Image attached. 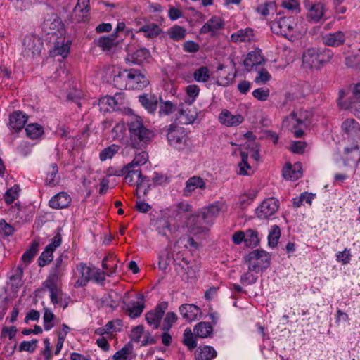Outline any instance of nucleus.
Instances as JSON below:
<instances>
[{
    "mask_svg": "<svg viewBox=\"0 0 360 360\" xmlns=\"http://www.w3.org/2000/svg\"><path fill=\"white\" fill-rule=\"evenodd\" d=\"M130 146L136 149L144 148L153 139L155 134L143 123L139 116H133L127 121Z\"/></svg>",
    "mask_w": 360,
    "mask_h": 360,
    "instance_id": "f257e3e1",
    "label": "nucleus"
},
{
    "mask_svg": "<svg viewBox=\"0 0 360 360\" xmlns=\"http://www.w3.org/2000/svg\"><path fill=\"white\" fill-rule=\"evenodd\" d=\"M333 53L329 49H320L314 47L307 49L302 53V65L306 68L319 69L333 58Z\"/></svg>",
    "mask_w": 360,
    "mask_h": 360,
    "instance_id": "f03ea898",
    "label": "nucleus"
},
{
    "mask_svg": "<svg viewBox=\"0 0 360 360\" xmlns=\"http://www.w3.org/2000/svg\"><path fill=\"white\" fill-rule=\"evenodd\" d=\"M270 261L271 255L262 250H255L245 257V262L248 264V270L255 272L266 269Z\"/></svg>",
    "mask_w": 360,
    "mask_h": 360,
    "instance_id": "7ed1b4c3",
    "label": "nucleus"
},
{
    "mask_svg": "<svg viewBox=\"0 0 360 360\" xmlns=\"http://www.w3.org/2000/svg\"><path fill=\"white\" fill-rule=\"evenodd\" d=\"M167 139L171 146L179 151L188 148V136L182 127L171 124L167 129Z\"/></svg>",
    "mask_w": 360,
    "mask_h": 360,
    "instance_id": "20e7f679",
    "label": "nucleus"
},
{
    "mask_svg": "<svg viewBox=\"0 0 360 360\" xmlns=\"http://www.w3.org/2000/svg\"><path fill=\"white\" fill-rule=\"evenodd\" d=\"M193 101H185L178 107V113L176 120L181 124L193 123L198 117L197 110L192 105Z\"/></svg>",
    "mask_w": 360,
    "mask_h": 360,
    "instance_id": "39448f33",
    "label": "nucleus"
},
{
    "mask_svg": "<svg viewBox=\"0 0 360 360\" xmlns=\"http://www.w3.org/2000/svg\"><path fill=\"white\" fill-rule=\"evenodd\" d=\"M295 26L296 22L293 17H283L271 22V30L276 34L287 37L288 33L292 32Z\"/></svg>",
    "mask_w": 360,
    "mask_h": 360,
    "instance_id": "423d86ee",
    "label": "nucleus"
},
{
    "mask_svg": "<svg viewBox=\"0 0 360 360\" xmlns=\"http://www.w3.org/2000/svg\"><path fill=\"white\" fill-rule=\"evenodd\" d=\"M279 207L278 200L274 198L264 200L256 209L255 213L258 218L266 219L274 215Z\"/></svg>",
    "mask_w": 360,
    "mask_h": 360,
    "instance_id": "0eeeda50",
    "label": "nucleus"
},
{
    "mask_svg": "<svg viewBox=\"0 0 360 360\" xmlns=\"http://www.w3.org/2000/svg\"><path fill=\"white\" fill-rule=\"evenodd\" d=\"M42 46L43 43L39 37L27 35L23 41L22 53L27 57H34L41 53Z\"/></svg>",
    "mask_w": 360,
    "mask_h": 360,
    "instance_id": "6e6552de",
    "label": "nucleus"
},
{
    "mask_svg": "<svg viewBox=\"0 0 360 360\" xmlns=\"http://www.w3.org/2000/svg\"><path fill=\"white\" fill-rule=\"evenodd\" d=\"M127 75V89H141L148 84V80L144 75L139 70L131 69L128 70Z\"/></svg>",
    "mask_w": 360,
    "mask_h": 360,
    "instance_id": "1a4fd4ad",
    "label": "nucleus"
},
{
    "mask_svg": "<svg viewBox=\"0 0 360 360\" xmlns=\"http://www.w3.org/2000/svg\"><path fill=\"white\" fill-rule=\"evenodd\" d=\"M61 241L60 234L57 233L52 239V242L46 247L44 251L39 257L38 262L40 266H44L53 260V252L57 247L60 246Z\"/></svg>",
    "mask_w": 360,
    "mask_h": 360,
    "instance_id": "9d476101",
    "label": "nucleus"
},
{
    "mask_svg": "<svg viewBox=\"0 0 360 360\" xmlns=\"http://www.w3.org/2000/svg\"><path fill=\"white\" fill-rule=\"evenodd\" d=\"M224 203L216 202L207 207L201 209L202 219L206 224H212L214 220L219 216V213L224 210Z\"/></svg>",
    "mask_w": 360,
    "mask_h": 360,
    "instance_id": "9b49d317",
    "label": "nucleus"
},
{
    "mask_svg": "<svg viewBox=\"0 0 360 360\" xmlns=\"http://www.w3.org/2000/svg\"><path fill=\"white\" fill-rule=\"evenodd\" d=\"M167 308V302H162L159 304L154 310L148 311L146 314V320L148 323L153 326V328L157 329L160 326V321Z\"/></svg>",
    "mask_w": 360,
    "mask_h": 360,
    "instance_id": "f8f14e48",
    "label": "nucleus"
},
{
    "mask_svg": "<svg viewBox=\"0 0 360 360\" xmlns=\"http://www.w3.org/2000/svg\"><path fill=\"white\" fill-rule=\"evenodd\" d=\"M339 94L338 105L343 109L349 110L355 115H360V99H356L352 94L347 100H344L345 92L341 90Z\"/></svg>",
    "mask_w": 360,
    "mask_h": 360,
    "instance_id": "ddd939ff",
    "label": "nucleus"
},
{
    "mask_svg": "<svg viewBox=\"0 0 360 360\" xmlns=\"http://www.w3.org/2000/svg\"><path fill=\"white\" fill-rule=\"evenodd\" d=\"M342 129L352 140L360 139V124L354 119H347L342 124Z\"/></svg>",
    "mask_w": 360,
    "mask_h": 360,
    "instance_id": "4468645a",
    "label": "nucleus"
},
{
    "mask_svg": "<svg viewBox=\"0 0 360 360\" xmlns=\"http://www.w3.org/2000/svg\"><path fill=\"white\" fill-rule=\"evenodd\" d=\"M345 36L341 31L328 33L322 37V42L328 46H339L345 43Z\"/></svg>",
    "mask_w": 360,
    "mask_h": 360,
    "instance_id": "2eb2a0df",
    "label": "nucleus"
},
{
    "mask_svg": "<svg viewBox=\"0 0 360 360\" xmlns=\"http://www.w3.org/2000/svg\"><path fill=\"white\" fill-rule=\"evenodd\" d=\"M261 53L260 49H256L248 54L243 62L247 71L250 72L255 65H259L264 63V59Z\"/></svg>",
    "mask_w": 360,
    "mask_h": 360,
    "instance_id": "dca6fc26",
    "label": "nucleus"
},
{
    "mask_svg": "<svg viewBox=\"0 0 360 360\" xmlns=\"http://www.w3.org/2000/svg\"><path fill=\"white\" fill-rule=\"evenodd\" d=\"M150 57V52L145 48H141L131 53H128L126 62L131 64H141Z\"/></svg>",
    "mask_w": 360,
    "mask_h": 360,
    "instance_id": "f3484780",
    "label": "nucleus"
},
{
    "mask_svg": "<svg viewBox=\"0 0 360 360\" xmlns=\"http://www.w3.org/2000/svg\"><path fill=\"white\" fill-rule=\"evenodd\" d=\"M27 121V116L21 111H15L10 115V127L15 131L21 130Z\"/></svg>",
    "mask_w": 360,
    "mask_h": 360,
    "instance_id": "a211bd4d",
    "label": "nucleus"
},
{
    "mask_svg": "<svg viewBox=\"0 0 360 360\" xmlns=\"http://www.w3.org/2000/svg\"><path fill=\"white\" fill-rule=\"evenodd\" d=\"M179 311L184 319L191 321L198 319L200 309L195 304H184L179 307Z\"/></svg>",
    "mask_w": 360,
    "mask_h": 360,
    "instance_id": "6ab92c4d",
    "label": "nucleus"
},
{
    "mask_svg": "<svg viewBox=\"0 0 360 360\" xmlns=\"http://www.w3.org/2000/svg\"><path fill=\"white\" fill-rule=\"evenodd\" d=\"M220 122L229 127L237 126L242 123L243 117L240 115H232L229 110H224L219 115Z\"/></svg>",
    "mask_w": 360,
    "mask_h": 360,
    "instance_id": "aec40b11",
    "label": "nucleus"
},
{
    "mask_svg": "<svg viewBox=\"0 0 360 360\" xmlns=\"http://www.w3.org/2000/svg\"><path fill=\"white\" fill-rule=\"evenodd\" d=\"M306 7L309 9V12L307 13V18L309 20L316 22L323 17V6L321 4H311L308 1L306 4Z\"/></svg>",
    "mask_w": 360,
    "mask_h": 360,
    "instance_id": "412c9836",
    "label": "nucleus"
},
{
    "mask_svg": "<svg viewBox=\"0 0 360 360\" xmlns=\"http://www.w3.org/2000/svg\"><path fill=\"white\" fill-rule=\"evenodd\" d=\"M283 176L285 179L295 181L302 176V166L300 162L293 166L287 164L283 169Z\"/></svg>",
    "mask_w": 360,
    "mask_h": 360,
    "instance_id": "4be33fe9",
    "label": "nucleus"
},
{
    "mask_svg": "<svg viewBox=\"0 0 360 360\" xmlns=\"http://www.w3.org/2000/svg\"><path fill=\"white\" fill-rule=\"evenodd\" d=\"M70 202L71 198L68 193L61 192L53 196L49 200V205L54 209H63L68 207Z\"/></svg>",
    "mask_w": 360,
    "mask_h": 360,
    "instance_id": "5701e85b",
    "label": "nucleus"
},
{
    "mask_svg": "<svg viewBox=\"0 0 360 360\" xmlns=\"http://www.w3.org/2000/svg\"><path fill=\"white\" fill-rule=\"evenodd\" d=\"M139 101L148 112H154L158 108V98L153 95H141L139 97Z\"/></svg>",
    "mask_w": 360,
    "mask_h": 360,
    "instance_id": "b1692460",
    "label": "nucleus"
},
{
    "mask_svg": "<svg viewBox=\"0 0 360 360\" xmlns=\"http://www.w3.org/2000/svg\"><path fill=\"white\" fill-rule=\"evenodd\" d=\"M217 356V352L211 346H200L195 352L196 360H212Z\"/></svg>",
    "mask_w": 360,
    "mask_h": 360,
    "instance_id": "393cba45",
    "label": "nucleus"
},
{
    "mask_svg": "<svg viewBox=\"0 0 360 360\" xmlns=\"http://www.w3.org/2000/svg\"><path fill=\"white\" fill-rule=\"evenodd\" d=\"M224 22L220 18L216 16L212 17L201 27L200 33H214L218 30L222 28Z\"/></svg>",
    "mask_w": 360,
    "mask_h": 360,
    "instance_id": "a878e982",
    "label": "nucleus"
},
{
    "mask_svg": "<svg viewBox=\"0 0 360 360\" xmlns=\"http://www.w3.org/2000/svg\"><path fill=\"white\" fill-rule=\"evenodd\" d=\"M253 36V30L252 29H241L231 34V41L235 43L250 42Z\"/></svg>",
    "mask_w": 360,
    "mask_h": 360,
    "instance_id": "bb28decb",
    "label": "nucleus"
},
{
    "mask_svg": "<svg viewBox=\"0 0 360 360\" xmlns=\"http://www.w3.org/2000/svg\"><path fill=\"white\" fill-rule=\"evenodd\" d=\"M77 269L81 275V278L77 281V284L78 286H85L92 278L94 270L84 263L78 264Z\"/></svg>",
    "mask_w": 360,
    "mask_h": 360,
    "instance_id": "cd10ccee",
    "label": "nucleus"
},
{
    "mask_svg": "<svg viewBox=\"0 0 360 360\" xmlns=\"http://www.w3.org/2000/svg\"><path fill=\"white\" fill-rule=\"evenodd\" d=\"M58 165L56 162H51L46 168V182L51 186H56L59 183L60 177L58 175Z\"/></svg>",
    "mask_w": 360,
    "mask_h": 360,
    "instance_id": "c85d7f7f",
    "label": "nucleus"
},
{
    "mask_svg": "<svg viewBox=\"0 0 360 360\" xmlns=\"http://www.w3.org/2000/svg\"><path fill=\"white\" fill-rule=\"evenodd\" d=\"M70 41H65L64 38L55 42L52 50L53 56H61L63 58H65L70 51Z\"/></svg>",
    "mask_w": 360,
    "mask_h": 360,
    "instance_id": "c756f323",
    "label": "nucleus"
},
{
    "mask_svg": "<svg viewBox=\"0 0 360 360\" xmlns=\"http://www.w3.org/2000/svg\"><path fill=\"white\" fill-rule=\"evenodd\" d=\"M40 240L39 238H36L31 244L30 248L25 251V252L22 256V261L28 264L31 262L33 257L36 255L38 251V248L39 246Z\"/></svg>",
    "mask_w": 360,
    "mask_h": 360,
    "instance_id": "7c9ffc66",
    "label": "nucleus"
},
{
    "mask_svg": "<svg viewBox=\"0 0 360 360\" xmlns=\"http://www.w3.org/2000/svg\"><path fill=\"white\" fill-rule=\"evenodd\" d=\"M310 117V113L308 112L300 111L299 112H292L288 119H290L292 120H295L297 122V124L294 125L295 128H297L298 125H306L309 122V119Z\"/></svg>",
    "mask_w": 360,
    "mask_h": 360,
    "instance_id": "2f4dec72",
    "label": "nucleus"
},
{
    "mask_svg": "<svg viewBox=\"0 0 360 360\" xmlns=\"http://www.w3.org/2000/svg\"><path fill=\"white\" fill-rule=\"evenodd\" d=\"M193 330L196 336L205 338L212 333V327L208 322H200L195 326Z\"/></svg>",
    "mask_w": 360,
    "mask_h": 360,
    "instance_id": "473e14b6",
    "label": "nucleus"
},
{
    "mask_svg": "<svg viewBox=\"0 0 360 360\" xmlns=\"http://www.w3.org/2000/svg\"><path fill=\"white\" fill-rule=\"evenodd\" d=\"M161 32V29L155 23L146 24L141 27L138 32L145 33V36L148 38L156 37Z\"/></svg>",
    "mask_w": 360,
    "mask_h": 360,
    "instance_id": "72a5a7b5",
    "label": "nucleus"
},
{
    "mask_svg": "<svg viewBox=\"0 0 360 360\" xmlns=\"http://www.w3.org/2000/svg\"><path fill=\"white\" fill-rule=\"evenodd\" d=\"M205 187L204 180L200 176H194L186 181L185 191L191 193L198 188H204Z\"/></svg>",
    "mask_w": 360,
    "mask_h": 360,
    "instance_id": "f704fd0d",
    "label": "nucleus"
},
{
    "mask_svg": "<svg viewBox=\"0 0 360 360\" xmlns=\"http://www.w3.org/2000/svg\"><path fill=\"white\" fill-rule=\"evenodd\" d=\"M188 220L191 225L202 231L207 229V227L211 226L210 224H206L202 219V212L200 211L197 214L190 216Z\"/></svg>",
    "mask_w": 360,
    "mask_h": 360,
    "instance_id": "c9c22d12",
    "label": "nucleus"
},
{
    "mask_svg": "<svg viewBox=\"0 0 360 360\" xmlns=\"http://www.w3.org/2000/svg\"><path fill=\"white\" fill-rule=\"evenodd\" d=\"M345 153L346 155L345 161H347L348 163L349 161L354 163H356L359 161L360 151L357 145H354L351 148H345Z\"/></svg>",
    "mask_w": 360,
    "mask_h": 360,
    "instance_id": "e433bc0d",
    "label": "nucleus"
},
{
    "mask_svg": "<svg viewBox=\"0 0 360 360\" xmlns=\"http://www.w3.org/2000/svg\"><path fill=\"white\" fill-rule=\"evenodd\" d=\"M96 46L101 48L103 51H109L115 46V37H101L94 41Z\"/></svg>",
    "mask_w": 360,
    "mask_h": 360,
    "instance_id": "4c0bfd02",
    "label": "nucleus"
},
{
    "mask_svg": "<svg viewBox=\"0 0 360 360\" xmlns=\"http://www.w3.org/2000/svg\"><path fill=\"white\" fill-rule=\"evenodd\" d=\"M26 134L32 139L39 138L43 133L42 127L37 123L30 124L25 128Z\"/></svg>",
    "mask_w": 360,
    "mask_h": 360,
    "instance_id": "58836bf2",
    "label": "nucleus"
},
{
    "mask_svg": "<svg viewBox=\"0 0 360 360\" xmlns=\"http://www.w3.org/2000/svg\"><path fill=\"white\" fill-rule=\"evenodd\" d=\"M124 74L128 75V70H124L122 72H119L113 78V84L119 89H127L128 76Z\"/></svg>",
    "mask_w": 360,
    "mask_h": 360,
    "instance_id": "ea45409f",
    "label": "nucleus"
},
{
    "mask_svg": "<svg viewBox=\"0 0 360 360\" xmlns=\"http://www.w3.org/2000/svg\"><path fill=\"white\" fill-rule=\"evenodd\" d=\"M281 236V229L278 226L274 225L268 236V245L271 248H275Z\"/></svg>",
    "mask_w": 360,
    "mask_h": 360,
    "instance_id": "a19ab883",
    "label": "nucleus"
},
{
    "mask_svg": "<svg viewBox=\"0 0 360 360\" xmlns=\"http://www.w3.org/2000/svg\"><path fill=\"white\" fill-rule=\"evenodd\" d=\"M210 71L205 66L196 69L193 72L194 79L198 82H206L210 79Z\"/></svg>",
    "mask_w": 360,
    "mask_h": 360,
    "instance_id": "79ce46f5",
    "label": "nucleus"
},
{
    "mask_svg": "<svg viewBox=\"0 0 360 360\" xmlns=\"http://www.w3.org/2000/svg\"><path fill=\"white\" fill-rule=\"evenodd\" d=\"M148 160V155L146 151H141L136 154L134 160L126 165L127 168H131L134 166L143 165L146 163Z\"/></svg>",
    "mask_w": 360,
    "mask_h": 360,
    "instance_id": "37998d69",
    "label": "nucleus"
},
{
    "mask_svg": "<svg viewBox=\"0 0 360 360\" xmlns=\"http://www.w3.org/2000/svg\"><path fill=\"white\" fill-rule=\"evenodd\" d=\"M103 103L108 104L113 109L119 108V106L122 104V98L120 94H115V96H105L102 98Z\"/></svg>",
    "mask_w": 360,
    "mask_h": 360,
    "instance_id": "c03bdc74",
    "label": "nucleus"
},
{
    "mask_svg": "<svg viewBox=\"0 0 360 360\" xmlns=\"http://www.w3.org/2000/svg\"><path fill=\"white\" fill-rule=\"evenodd\" d=\"M154 226L158 233L164 236H166L167 231L170 230V224L165 218L158 219L154 224Z\"/></svg>",
    "mask_w": 360,
    "mask_h": 360,
    "instance_id": "a18cd8bd",
    "label": "nucleus"
},
{
    "mask_svg": "<svg viewBox=\"0 0 360 360\" xmlns=\"http://www.w3.org/2000/svg\"><path fill=\"white\" fill-rule=\"evenodd\" d=\"M245 245L247 246L255 247L259 244V240L256 231L253 229H248L245 232Z\"/></svg>",
    "mask_w": 360,
    "mask_h": 360,
    "instance_id": "49530a36",
    "label": "nucleus"
},
{
    "mask_svg": "<svg viewBox=\"0 0 360 360\" xmlns=\"http://www.w3.org/2000/svg\"><path fill=\"white\" fill-rule=\"evenodd\" d=\"M20 188L18 185L8 189L4 194V199L6 204L9 205L18 198Z\"/></svg>",
    "mask_w": 360,
    "mask_h": 360,
    "instance_id": "de8ad7c7",
    "label": "nucleus"
},
{
    "mask_svg": "<svg viewBox=\"0 0 360 360\" xmlns=\"http://www.w3.org/2000/svg\"><path fill=\"white\" fill-rule=\"evenodd\" d=\"M119 148L120 147L117 145L115 144L107 147L100 153V160L101 161H105L108 159L112 158L114 156V155L118 152Z\"/></svg>",
    "mask_w": 360,
    "mask_h": 360,
    "instance_id": "09e8293b",
    "label": "nucleus"
},
{
    "mask_svg": "<svg viewBox=\"0 0 360 360\" xmlns=\"http://www.w3.org/2000/svg\"><path fill=\"white\" fill-rule=\"evenodd\" d=\"M191 211V206L188 203L180 202L174 210L175 217L181 218L183 216L188 217L187 214Z\"/></svg>",
    "mask_w": 360,
    "mask_h": 360,
    "instance_id": "8fccbe9b",
    "label": "nucleus"
},
{
    "mask_svg": "<svg viewBox=\"0 0 360 360\" xmlns=\"http://www.w3.org/2000/svg\"><path fill=\"white\" fill-rule=\"evenodd\" d=\"M183 342L190 350H192L197 346L196 340L193 337L190 328H186L184 330Z\"/></svg>",
    "mask_w": 360,
    "mask_h": 360,
    "instance_id": "3c124183",
    "label": "nucleus"
},
{
    "mask_svg": "<svg viewBox=\"0 0 360 360\" xmlns=\"http://www.w3.org/2000/svg\"><path fill=\"white\" fill-rule=\"evenodd\" d=\"M89 11V0H77L74 8L75 13H80L82 17L86 15Z\"/></svg>",
    "mask_w": 360,
    "mask_h": 360,
    "instance_id": "603ef678",
    "label": "nucleus"
},
{
    "mask_svg": "<svg viewBox=\"0 0 360 360\" xmlns=\"http://www.w3.org/2000/svg\"><path fill=\"white\" fill-rule=\"evenodd\" d=\"M169 34L174 40L179 41L185 37L186 30L180 26H174L169 30Z\"/></svg>",
    "mask_w": 360,
    "mask_h": 360,
    "instance_id": "864d4df0",
    "label": "nucleus"
},
{
    "mask_svg": "<svg viewBox=\"0 0 360 360\" xmlns=\"http://www.w3.org/2000/svg\"><path fill=\"white\" fill-rule=\"evenodd\" d=\"M159 115H169L174 111V105L169 101H162L160 99Z\"/></svg>",
    "mask_w": 360,
    "mask_h": 360,
    "instance_id": "5fc2aeb1",
    "label": "nucleus"
},
{
    "mask_svg": "<svg viewBox=\"0 0 360 360\" xmlns=\"http://www.w3.org/2000/svg\"><path fill=\"white\" fill-rule=\"evenodd\" d=\"M241 162L238 164L240 167L239 174L241 175H248V173L246 169H250L251 167L248 163V154L244 151L240 152Z\"/></svg>",
    "mask_w": 360,
    "mask_h": 360,
    "instance_id": "6e6d98bb",
    "label": "nucleus"
},
{
    "mask_svg": "<svg viewBox=\"0 0 360 360\" xmlns=\"http://www.w3.org/2000/svg\"><path fill=\"white\" fill-rule=\"evenodd\" d=\"M176 320L177 316L174 312H168L164 319L162 329L164 331H168L172 328L173 323L176 322Z\"/></svg>",
    "mask_w": 360,
    "mask_h": 360,
    "instance_id": "4d7b16f0",
    "label": "nucleus"
},
{
    "mask_svg": "<svg viewBox=\"0 0 360 360\" xmlns=\"http://www.w3.org/2000/svg\"><path fill=\"white\" fill-rule=\"evenodd\" d=\"M345 65L348 68L360 69V55L352 54L346 57Z\"/></svg>",
    "mask_w": 360,
    "mask_h": 360,
    "instance_id": "13d9d810",
    "label": "nucleus"
},
{
    "mask_svg": "<svg viewBox=\"0 0 360 360\" xmlns=\"http://www.w3.org/2000/svg\"><path fill=\"white\" fill-rule=\"evenodd\" d=\"M144 309V304H140L139 302L134 303L131 307H129L127 312L129 316L133 319L139 317L143 312Z\"/></svg>",
    "mask_w": 360,
    "mask_h": 360,
    "instance_id": "bf43d9fd",
    "label": "nucleus"
},
{
    "mask_svg": "<svg viewBox=\"0 0 360 360\" xmlns=\"http://www.w3.org/2000/svg\"><path fill=\"white\" fill-rule=\"evenodd\" d=\"M37 340H32V341H23L19 346V351H26L28 352H33L37 347Z\"/></svg>",
    "mask_w": 360,
    "mask_h": 360,
    "instance_id": "052dcab7",
    "label": "nucleus"
},
{
    "mask_svg": "<svg viewBox=\"0 0 360 360\" xmlns=\"http://www.w3.org/2000/svg\"><path fill=\"white\" fill-rule=\"evenodd\" d=\"M53 319L54 314L53 312L48 309H45L43 319L44 323V329L46 330H51V328L53 326V325L51 323Z\"/></svg>",
    "mask_w": 360,
    "mask_h": 360,
    "instance_id": "680f3d73",
    "label": "nucleus"
},
{
    "mask_svg": "<svg viewBox=\"0 0 360 360\" xmlns=\"http://www.w3.org/2000/svg\"><path fill=\"white\" fill-rule=\"evenodd\" d=\"M252 95L259 101H264L269 96V89L259 88L252 92Z\"/></svg>",
    "mask_w": 360,
    "mask_h": 360,
    "instance_id": "e2e57ef3",
    "label": "nucleus"
},
{
    "mask_svg": "<svg viewBox=\"0 0 360 360\" xmlns=\"http://www.w3.org/2000/svg\"><path fill=\"white\" fill-rule=\"evenodd\" d=\"M125 175V181L129 185H133L134 183V177H140L141 176V169H129L127 172L124 174Z\"/></svg>",
    "mask_w": 360,
    "mask_h": 360,
    "instance_id": "0e129e2a",
    "label": "nucleus"
},
{
    "mask_svg": "<svg viewBox=\"0 0 360 360\" xmlns=\"http://www.w3.org/2000/svg\"><path fill=\"white\" fill-rule=\"evenodd\" d=\"M271 79V75L269 73V72L264 69L262 68L258 73V76L255 77V82L259 84H264L266 82H268Z\"/></svg>",
    "mask_w": 360,
    "mask_h": 360,
    "instance_id": "69168bd1",
    "label": "nucleus"
},
{
    "mask_svg": "<svg viewBox=\"0 0 360 360\" xmlns=\"http://www.w3.org/2000/svg\"><path fill=\"white\" fill-rule=\"evenodd\" d=\"M186 94L190 97L186 101H195V98L198 96L200 92L199 87L195 84L188 85L186 89Z\"/></svg>",
    "mask_w": 360,
    "mask_h": 360,
    "instance_id": "338daca9",
    "label": "nucleus"
},
{
    "mask_svg": "<svg viewBox=\"0 0 360 360\" xmlns=\"http://www.w3.org/2000/svg\"><path fill=\"white\" fill-rule=\"evenodd\" d=\"M14 232V228L4 220L0 221V233L6 236H11Z\"/></svg>",
    "mask_w": 360,
    "mask_h": 360,
    "instance_id": "774afa93",
    "label": "nucleus"
}]
</instances>
